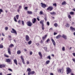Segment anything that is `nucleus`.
I'll use <instances>...</instances> for the list:
<instances>
[{
    "instance_id": "20e7f679",
    "label": "nucleus",
    "mask_w": 75,
    "mask_h": 75,
    "mask_svg": "<svg viewBox=\"0 0 75 75\" xmlns=\"http://www.w3.org/2000/svg\"><path fill=\"white\" fill-rule=\"evenodd\" d=\"M12 30L11 31V33H13L14 34H15L16 35H17V32L16 31V30L14 29H12Z\"/></svg>"
},
{
    "instance_id": "c03bdc74",
    "label": "nucleus",
    "mask_w": 75,
    "mask_h": 75,
    "mask_svg": "<svg viewBox=\"0 0 75 75\" xmlns=\"http://www.w3.org/2000/svg\"><path fill=\"white\" fill-rule=\"evenodd\" d=\"M53 6H55V7H56L57 6V4H56V3L54 4H53Z\"/></svg>"
},
{
    "instance_id": "338daca9",
    "label": "nucleus",
    "mask_w": 75,
    "mask_h": 75,
    "mask_svg": "<svg viewBox=\"0 0 75 75\" xmlns=\"http://www.w3.org/2000/svg\"><path fill=\"white\" fill-rule=\"evenodd\" d=\"M37 19L38 20V21H40V19H39V18H37Z\"/></svg>"
},
{
    "instance_id": "4be33fe9",
    "label": "nucleus",
    "mask_w": 75,
    "mask_h": 75,
    "mask_svg": "<svg viewBox=\"0 0 75 75\" xmlns=\"http://www.w3.org/2000/svg\"><path fill=\"white\" fill-rule=\"evenodd\" d=\"M27 13L28 14H32L33 13H32V11H28Z\"/></svg>"
},
{
    "instance_id": "a18cd8bd",
    "label": "nucleus",
    "mask_w": 75,
    "mask_h": 75,
    "mask_svg": "<svg viewBox=\"0 0 75 75\" xmlns=\"http://www.w3.org/2000/svg\"><path fill=\"white\" fill-rule=\"evenodd\" d=\"M50 41V39H48L46 40V42H48L49 41Z\"/></svg>"
},
{
    "instance_id": "ddd939ff",
    "label": "nucleus",
    "mask_w": 75,
    "mask_h": 75,
    "mask_svg": "<svg viewBox=\"0 0 75 75\" xmlns=\"http://www.w3.org/2000/svg\"><path fill=\"white\" fill-rule=\"evenodd\" d=\"M6 67V66L4 64H0V68H4Z\"/></svg>"
},
{
    "instance_id": "4468645a",
    "label": "nucleus",
    "mask_w": 75,
    "mask_h": 75,
    "mask_svg": "<svg viewBox=\"0 0 75 75\" xmlns=\"http://www.w3.org/2000/svg\"><path fill=\"white\" fill-rule=\"evenodd\" d=\"M32 21L33 22V23L34 24V23L36 22V19L35 18H34L32 20Z\"/></svg>"
},
{
    "instance_id": "f8f14e48",
    "label": "nucleus",
    "mask_w": 75,
    "mask_h": 75,
    "mask_svg": "<svg viewBox=\"0 0 75 75\" xmlns=\"http://www.w3.org/2000/svg\"><path fill=\"white\" fill-rule=\"evenodd\" d=\"M6 61L7 62H8V63H10V62H11V59H6Z\"/></svg>"
},
{
    "instance_id": "f3484780",
    "label": "nucleus",
    "mask_w": 75,
    "mask_h": 75,
    "mask_svg": "<svg viewBox=\"0 0 75 75\" xmlns=\"http://www.w3.org/2000/svg\"><path fill=\"white\" fill-rule=\"evenodd\" d=\"M70 28L71 30H72V31H75V28L72 27V26L70 27Z\"/></svg>"
},
{
    "instance_id": "8fccbe9b",
    "label": "nucleus",
    "mask_w": 75,
    "mask_h": 75,
    "mask_svg": "<svg viewBox=\"0 0 75 75\" xmlns=\"http://www.w3.org/2000/svg\"><path fill=\"white\" fill-rule=\"evenodd\" d=\"M47 25H50V23H49V22H47Z\"/></svg>"
},
{
    "instance_id": "7c9ffc66",
    "label": "nucleus",
    "mask_w": 75,
    "mask_h": 75,
    "mask_svg": "<svg viewBox=\"0 0 75 75\" xmlns=\"http://www.w3.org/2000/svg\"><path fill=\"white\" fill-rule=\"evenodd\" d=\"M47 59H49L50 60H51V56H49L47 57Z\"/></svg>"
},
{
    "instance_id": "dca6fc26",
    "label": "nucleus",
    "mask_w": 75,
    "mask_h": 75,
    "mask_svg": "<svg viewBox=\"0 0 75 75\" xmlns=\"http://www.w3.org/2000/svg\"><path fill=\"white\" fill-rule=\"evenodd\" d=\"M62 71V69H57V71L59 73H61Z\"/></svg>"
},
{
    "instance_id": "393cba45",
    "label": "nucleus",
    "mask_w": 75,
    "mask_h": 75,
    "mask_svg": "<svg viewBox=\"0 0 75 75\" xmlns=\"http://www.w3.org/2000/svg\"><path fill=\"white\" fill-rule=\"evenodd\" d=\"M17 54H21V51H20V50H18L17 52Z\"/></svg>"
},
{
    "instance_id": "13d9d810",
    "label": "nucleus",
    "mask_w": 75,
    "mask_h": 75,
    "mask_svg": "<svg viewBox=\"0 0 75 75\" xmlns=\"http://www.w3.org/2000/svg\"><path fill=\"white\" fill-rule=\"evenodd\" d=\"M37 45V46H38L40 45V43H37L36 44Z\"/></svg>"
},
{
    "instance_id": "864d4df0",
    "label": "nucleus",
    "mask_w": 75,
    "mask_h": 75,
    "mask_svg": "<svg viewBox=\"0 0 75 75\" xmlns=\"http://www.w3.org/2000/svg\"><path fill=\"white\" fill-rule=\"evenodd\" d=\"M18 23H19V24H20V23H21V21L19 20V21H18Z\"/></svg>"
},
{
    "instance_id": "9d476101",
    "label": "nucleus",
    "mask_w": 75,
    "mask_h": 75,
    "mask_svg": "<svg viewBox=\"0 0 75 75\" xmlns=\"http://www.w3.org/2000/svg\"><path fill=\"white\" fill-rule=\"evenodd\" d=\"M8 54H9V55H11V50H10V47H9L8 49Z\"/></svg>"
},
{
    "instance_id": "e433bc0d",
    "label": "nucleus",
    "mask_w": 75,
    "mask_h": 75,
    "mask_svg": "<svg viewBox=\"0 0 75 75\" xmlns=\"http://www.w3.org/2000/svg\"><path fill=\"white\" fill-rule=\"evenodd\" d=\"M22 24L23 25H24V22L23 21H21Z\"/></svg>"
},
{
    "instance_id": "774afa93",
    "label": "nucleus",
    "mask_w": 75,
    "mask_h": 75,
    "mask_svg": "<svg viewBox=\"0 0 75 75\" xmlns=\"http://www.w3.org/2000/svg\"><path fill=\"white\" fill-rule=\"evenodd\" d=\"M7 75H11V74H7Z\"/></svg>"
},
{
    "instance_id": "f257e3e1",
    "label": "nucleus",
    "mask_w": 75,
    "mask_h": 75,
    "mask_svg": "<svg viewBox=\"0 0 75 75\" xmlns=\"http://www.w3.org/2000/svg\"><path fill=\"white\" fill-rule=\"evenodd\" d=\"M67 74H69L70 72H71V69H70V68L69 67H68L67 68Z\"/></svg>"
},
{
    "instance_id": "c9c22d12",
    "label": "nucleus",
    "mask_w": 75,
    "mask_h": 75,
    "mask_svg": "<svg viewBox=\"0 0 75 75\" xmlns=\"http://www.w3.org/2000/svg\"><path fill=\"white\" fill-rule=\"evenodd\" d=\"M5 29L6 31H7V30H8V28L7 27H5Z\"/></svg>"
},
{
    "instance_id": "6e6d98bb",
    "label": "nucleus",
    "mask_w": 75,
    "mask_h": 75,
    "mask_svg": "<svg viewBox=\"0 0 75 75\" xmlns=\"http://www.w3.org/2000/svg\"><path fill=\"white\" fill-rule=\"evenodd\" d=\"M72 54L73 56H74V57H75V53H73Z\"/></svg>"
},
{
    "instance_id": "5701e85b",
    "label": "nucleus",
    "mask_w": 75,
    "mask_h": 75,
    "mask_svg": "<svg viewBox=\"0 0 75 75\" xmlns=\"http://www.w3.org/2000/svg\"><path fill=\"white\" fill-rule=\"evenodd\" d=\"M31 43H32V41L31 40H30L28 42V44L29 45H30L31 44Z\"/></svg>"
},
{
    "instance_id": "9b49d317",
    "label": "nucleus",
    "mask_w": 75,
    "mask_h": 75,
    "mask_svg": "<svg viewBox=\"0 0 75 75\" xmlns=\"http://www.w3.org/2000/svg\"><path fill=\"white\" fill-rule=\"evenodd\" d=\"M38 54L39 56H40V57L41 59H42V55L41 52H39Z\"/></svg>"
},
{
    "instance_id": "e2e57ef3",
    "label": "nucleus",
    "mask_w": 75,
    "mask_h": 75,
    "mask_svg": "<svg viewBox=\"0 0 75 75\" xmlns=\"http://www.w3.org/2000/svg\"><path fill=\"white\" fill-rule=\"evenodd\" d=\"M8 70H9V71H12V70L11 69H8Z\"/></svg>"
},
{
    "instance_id": "1a4fd4ad",
    "label": "nucleus",
    "mask_w": 75,
    "mask_h": 75,
    "mask_svg": "<svg viewBox=\"0 0 75 75\" xmlns=\"http://www.w3.org/2000/svg\"><path fill=\"white\" fill-rule=\"evenodd\" d=\"M51 40L52 42L54 45L55 46V41H54V40L53 39H51Z\"/></svg>"
},
{
    "instance_id": "39448f33",
    "label": "nucleus",
    "mask_w": 75,
    "mask_h": 75,
    "mask_svg": "<svg viewBox=\"0 0 75 75\" xmlns=\"http://www.w3.org/2000/svg\"><path fill=\"white\" fill-rule=\"evenodd\" d=\"M53 9V7L51 6H50L47 8V10H50V11H52Z\"/></svg>"
},
{
    "instance_id": "7ed1b4c3",
    "label": "nucleus",
    "mask_w": 75,
    "mask_h": 75,
    "mask_svg": "<svg viewBox=\"0 0 75 75\" xmlns=\"http://www.w3.org/2000/svg\"><path fill=\"white\" fill-rule=\"evenodd\" d=\"M41 4V7L44 8H45L47 7V5L45 4H43L42 3Z\"/></svg>"
},
{
    "instance_id": "cd10ccee",
    "label": "nucleus",
    "mask_w": 75,
    "mask_h": 75,
    "mask_svg": "<svg viewBox=\"0 0 75 75\" xmlns=\"http://www.w3.org/2000/svg\"><path fill=\"white\" fill-rule=\"evenodd\" d=\"M58 25V24L57 23H55L54 24V26H55V27H57Z\"/></svg>"
},
{
    "instance_id": "f03ea898",
    "label": "nucleus",
    "mask_w": 75,
    "mask_h": 75,
    "mask_svg": "<svg viewBox=\"0 0 75 75\" xmlns=\"http://www.w3.org/2000/svg\"><path fill=\"white\" fill-rule=\"evenodd\" d=\"M27 25L29 27H31L32 25H33V23L30 22V21H28L27 22Z\"/></svg>"
},
{
    "instance_id": "a211bd4d",
    "label": "nucleus",
    "mask_w": 75,
    "mask_h": 75,
    "mask_svg": "<svg viewBox=\"0 0 75 75\" xmlns=\"http://www.w3.org/2000/svg\"><path fill=\"white\" fill-rule=\"evenodd\" d=\"M44 23V21H41L40 22V24H42V25H44V23Z\"/></svg>"
},
{
    "instance_id": "69168bd1",
    "label": "nucleus",
    "mask_w": 75,
    "mask_h": 75,
    "mask_svg": "<svg viewBox=\"0 0 75 75\" xmlns=\"http://www.w3.org/2000/svg\"><path fill=\"white\" fill-rule=\"evenodd\" d=\"M50 75H54V74L53 73H51L50 74Z\"/></svg>"
},
{
    "instance_id": "603ef678",
    "label": "nucleus",
    "mask_w": 75,
    "mask_h": 75,
    "mask_svg": "<svg viewBox=\"0 0 75 75\" xmlns=\"http://www.w3.org/2000/svg\"><path fill=\"white\" fill-rule=\"evenodd\" d=\"M44 49V50H45V51H47V47H45Z\"/></svg>"
},
{
    "instance_id": "79ce46f5",
    "label": "nucleus",
    "mask_w": 75,
    "mask_h": 75,
    "mask_svg": "<svg viewBox=\"0 0 75 75\" xmlns=\"http://www.w3.org/2000/svg\"><path fill=\"white\" fill-rule=\"evenodd\" d=\"M44 25H42V29L43 30H44L45 28H44Z\"/></svg>"
},
{
    "instance_id": "5fc2aeb1",
    "label": "nucleus",
    "mask_w": 75,
    "mask_h": 75,
    "mask_svg": "<svg viewBox=\"0 0 75 75\" xmlns=\"http://www.w3.org/2000/svg\"><path fill=\"white\" fill-rule=\"evenodd\" d=\"M28 75H31V72H28Z\"/></svg>"
},
{
    "instance_id": "de8ad7c7",
    "label": "nucleus",
    "mask_w": 75,
    "mask_h": 75,
    "mask_svg": "<svg viewBox=\"0 0 75 75\" xmlns=\"http://www.w3.org/2000/svg\"><path fill=\"white\" fill-rule=\"evenodd\" d=\"M30 53V55H31L33 54V52H31V51H30L29 52Z\"/></svg>"
},
{
    "instance_id": "aec40b11",
    "label": "nucleus",
    "mask_w": 75,
    "mask_h": 75,
    "mask_svg": "<svg viewBox=\"0 0 75 75\" xmlns=\"http://www.w3.org/2000/svg\"><path fill=\"white\" fill-rule=\"evenodd\" d=\"M47 35H45L43 37H42V39L43 40H44V39L46 38H47Z\"/></svg>"
},
{
    "instance_id": "b1692460",
    "label": "nucleus",
    "mask_w": 75,
    "mask_h": 75,
    "mask_svg": "<svg viewBox=\"0 0 75 75\" xmlns=\"http://www.w3.org/2000/svg\"><path fill=\"white\" fill-rule=\"evenodd\" d=\"M43 14V12H42V11H40L39 13V14H40V15H42V14Z\"/></svg>"
},
{
    "instance_id": "4d7b16f0",
    "label": "nucleus",
    "mask_w": 75,
    "mask_h": 75,
    "mask_svg": "<svg viewBox=\"0 0 75 75\" xmlns=\"http://www.w3.org/2000/svg\"><path fill=\"white\" fill-rule=\"evenodd\" d=\"M28 8V7H25V10H27Z\"/></svg>"
},
{
    "instance_id": "a878e982",
    "label": "nucleus",
    "mask_w": 75,
    "mask_h": 75,
    "mask_svg": "<svg viewBox=\"0 0 75 75\" xmlns=\"http://www.w3.org/2000/svg\"><path fill=\"white\" fill-rule=\"evenodd\" d=\"M50 60H48L46 62V64H49V63H50Z\"/></svg>"
},
{
    "instance_id": "37998d69",
    "label": "nucleus",
    "mask_w": 75,
    "mask_h": 75,
    "mask_svg": "<svg viewBox=\"0 0 75 75\" xmlns=\"http://www.w3.org/2000/svg\"><path fill=\"white\" fill-rule=\"evenodd\" d=\"M62 50L63 51H65V47H63L62 48Z\"/></svg>"
},
{
    "instance_id": "2eb2a0df",
    "label": "nucleus",
    "mask_w": 75,
    "mask_h": 75,
    "mask_svg": "<svg viewBox=\"0 0 75 75\" xmlns=\"http://www.w3.org/2000/svg\"><path fill=\"white\" fill-rule=\"evenodd\" d=\"M13 61L14 62V63L16 65H17V60L16 59H15L13 60Z\"/></svg>"
},
{
    "instance_id": "09e8293b",
    "label": "nucleus",
    "mask_w": 75,
    "mask_h": 75,
    "mask_svg": "<svg viewBox=\"0 0 75 75\" xmlns=\"http://www.w3.org/2000/svg\"><path fill=\"white\" fill-rule=\"evenodd\" d=\"M68 17L69 18H71V15H69L68 16Z\"/></svg>"
},
{
    "instance_id": "ea45409f",
    "label": "nucleus",
    "mask_w": 75,
    "mask_h": 75,
    "mask_svg": "<svg viewBox=\"0 0 75 75\" xmlns=\"http://www.w3.org/2000/svg\"><path fill=\"white\" fill-rule=\"evenodd\" d=\"M21 7H22V6H20L18 8L19 10H20V9L21 8Z\"/></svg>"
},
{
    "instance_id": "c756f323",
    "label": "nucleus",
    "mask_w": 75,
    "mask_h": 75,
    "mask_svg": "<svg viewBox=\"0 0 75 75\" xmlns=\"http://www.w3.org/2000/svg\"><path fill=\"white\" fill-rule=\"evenodd\" d=\"M14 47V45H13V44H11L9 46V47H10L11 48V47Z\"/></svg>"
},
{
    "instance_id": "680f3d73",
    "label": "nucleus",
    "mask_w": 75,
    "mask_h": 75,
    "mask_svg": "<svg viewBox=\"0 0 75 75\" xmlns=\"http://www.w3.org/2000/svg\"><path fill=\"white\" fill-rule=\"evenodd\" d=\"M2 35L3 36H5V35H4V34L3 33H2Z\"/></svg>"
},
{
    "instance_id": "423d86ee",
    "label": "nucleus",
    "mask_w": 75,
    "mask_h": 75,
    "mask_svg": "<svg viewBox=\"0 0 75 75\" xmlns=\"http://www.w3.org/2000/svg\"><path fill=\"white\" fill-rule=\"evenodd\" d=\"M25 40L26 41H28L30 40V37L28 35H26L25 36Z\"/></svg>"
},
{
    "instance_id": "49530a36",
    "label": "nucleus",
    "mask_w": 75,
    "mask_h": 75,
    "mask_svg": "<svg viewBox=\"0 0 75 75\" xmlns=\"http://www.w3.org/2000/svg\"><path fill=\"white\" fill-rule=\"evenodd\" d=\"M30 73H31V74H34V71H31L30 72Z\"/></svg>"
},
{
    "instance_id": "3c124183",
    "label": "nucleus",
    "mask_w": 75,
    "mask_h": 75,
    "mask_svg": "<svg viewBox=\"0 0 75 75\" xmlns=\"http://www.w3.org/2000/svg\"><path fill=\"white\" fill-rule=\"evenodd\" d=\"M56 34H57V33L54 32V35H56Z\"/></svg>"
},
{
    "instance_id": "72a5a7b5",
    "label": "nucleus",
    "mask_w": 75,
    "mask_h": 75,
    "mask_svg": "<svg viewBox=\"0 0 75 75\" xmlns=\"http://www.w3.org/2000/svg\"><path fill=\"white\" fill-rule=\"evenodd\" d=\"M3 12V11L2 9H0V14H1V13H2Z\"/></svg>"
},
{
    "instance_id": "c85d7f7f",
    "label": "nucleus",
    "mask_w": 75,
    "mask_h": 75,
    "mask_svg": "<svg viewBox=\"0 0 75 75\" xmlns=\"http://www.w3.org/2000/svg\"><path fill=\"white\" fill-rule=\"evenodd\" d=\"M27 71H28V72H30V71H31V70L30 68H28L27 69Z\"/></svg>"
},
{
    "instance_id": "473e14b6",
    "label": "nucleus",
    "mask_w": 75,
    "mask_h": 75,
    "mask_svg": "<svg viewBox=\"0 0 75 75\" xmlns=\"http://www.w3.org/2000/svg\"><path fill=\"white\" fill-rule=\"evenodd\" d=\"M16 18L17 20H18V18H19V15H16Z\"/></svg>"
},
{
    "instance_id": "0e129e2a",
    "label": "nucleus",
    "mask_w": 75,
    "mask_h": 75,
    "mask_svg": "<svg viewBox=\"0 0 75 75\" xmlns=\"http://www.w3.org/2000/svg\"><path fill=\"white\" fill-rule=\"evenodd\" d=\"M53 29L52 28H50V30H52Z\"/></svg>"
},
{
    "instance_id": "2f4dec72",
    "label": "nucleus",
    "mask_w": 75,
    "mask_h": 75,
    "mask_svg": "<svg viewBox=\"0 0 75 75\" xmlns=\"http://www.w3.org/2000/svg\"><path fill=\"white\" fill-rule=\"evenodd\" d=\"M70 14L71 15H74V13L73 12H70Z\"/></svg>"
},
{
    "instance_id": "a19ab883",
    "label": "nucleus",
    "mask_w": 75,
    "mask_h": 75,
    "mask_svg": "<svg viewBox=\"0 0 75 75\" xmlns=\"http://www.w3.org/2000/svg\"><path fill=\"white\" fill-rule=\"evenodd\" d=\"M14 21H15V22H17V19H16V18L15 17H14Z\"/></svg>"
},
{
    "instance_id": "052dcab7",
    "label": "nucleus",
    "mask_w": 75,
    "mask_h": 75,
    "mask_svg": "<svg viewBox=\"0 0 75 75\" xmlns=\"http://www.w3.org/2000/svg\"><path fill=\"white\" fill-rule=\"evenodd\" d=\"M45 20L46 21H47V18L45 17Z\"/></svg>"
},
{
    "instance_id": "6ab92c4d",
    "label": "nucleus",
    "mask_w": 75,
    "mask_h": 75,
    "mask_svg": "<svg viewBox=\"0 0 75 75\" xmlns=\"http://www.w3.org/2000/svg\"><path fill=\"white\" fill-rule=\"evenodd\" d=\"M61 36L60 35H59L56 37V38L58 39V38H59L61 37Z\"/></svg>"
},
{
    "instance_id": "bf43d9fd",
    "label": "nucleus",
    "mask_w": 75,
    "mask_h": 75,
    "mask_svg": "<svg viewBox=\"0 0 75 75\" xmlns=\"http://www.w3.org/2000/svg\"><path fill=\"white\" fill-rule=\"evenodd\" d=\"M29 61H28L27 62H26V64H29Z\"/></svg>"
},
{
    "instance_id": "4c0bfd02",
    "label": "nucleus",
    "mask_w": 75,
    "mask_h": 75,
    "mask_svg": "<svg viewBox=\"0 0 75 75\" xmlns=\"http://www.w3.org/2000/svg\"><path fill=\"white\" fill-rule=\"evenodd\" d=\"M65 3H66V2L64 1L63 2H62V5H64V4H65Z\"/></svg>"
},
{
    "instance_id": "6e6552de",
    "label": "nucleus",
    "mask_w": 75,
    "mask_h": 75,
    "mask_svg": "<svg viewBox=\"0 0 75 75\" xmlns=\"http://www.w3.org/2000/svg\"><path fill=\"white\" fill-rule=\"evenodd\" d=\"M62 37L64 38L65 40H67V36L65 35H62Z\"/></svg>"
},
{
    "instance_id": "412c9836",
    "label": "nucleus",
    "mask_w": 75,
    "mask_h": 75,
    "mask_svg": "<svg viewBox=\"0 0 75 75\" xmlns=\"http://www.w3.org/2000/svg\"><path fill=\"white\" fill-rule=\"evenodd\" d=\"M50 13L51 14V15H54V14H56V13L54 12H50Z\"/></svg>"
},
{
    "instance_id": "f704fd0d",
    "label": "nucleus",
    "mask_w": 75,
    "mask_h": 75,
    "mask_svg": "<svg viewBox=\"0 0 75 75\" xmlns=\"http://www.w3.org/2000/svg\"><path fill=\"white\" fill-rule=\"evenodd\" d=\"M4 56L5 57H6V58H9V56L7 55V54H4Z\"/></svg>"
},
{
    "instance_id": "0eeeda50",
    "label": "nucleus",
    "mask_w": 75,
    "mask_h": 75,
    "mask_svg": "<svg viewBox=\"0 0 75 75\" xmlns=\"http://www.w3.org/2000/svg\"><path fill=\"white\" fill-rule=\"evenodd\" d=\"M21 58L22 60V61L23 64H25V62H24V58L23 57V56H21Z\"/></svg>"
},
{
    "instance_id": "58836bf2",
    "label": "nucleus",
    "mask_w": 75,
    "mask_h": 75,
    "mask_svg": "<svg viewBox=\"0 0 75 75\" xmlns=\"http://www.w3.org/2000/svg\"><path fill=\"white\" fill-rule=\"evenodd\" d=\"M3 48V45H0V48Z\"/></svg>"
},
{
    "instance_id": "bb28decb",
    "label": "nucleus",
    "mask_w": 75,
    "mask_h": 75,
    "mask_svg": "<svg viewBox=\"0 0 75 75\" xmlns=\"http://www.w3.org/2000/svg\"><path fill=\"white\" fill-rule=\"evenodd\" d=\"M66 27H69V24L68 23L66 24Z\"/></svg>"
}]
</instances>
